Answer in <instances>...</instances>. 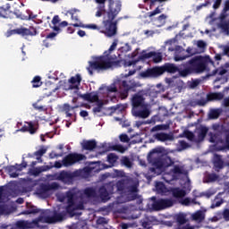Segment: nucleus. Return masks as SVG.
Returning a JSON list of instances; mask_svg holds the SVG:
<instances>
[{
	"label": "nucleus",
	"instance_id": "f257e3e1",
	"mask_svg": "<svg viewBox=\"0 0 229 229\" xmlns=\"http://www.w3.org/2000/svg\"><path fill=\"white\" fill-rule=\"evenodd\" d=\"M117 47V42L114 41L108 50H106L102 55L97 56L94 61L89 62L87 71L90 76L94 71H108L113 67H121V61L116 55H112V51Z\"/></svg>",
	"mask_w": 229,
	"mask_h": 229
},
{
	"label": "nucleus",
	"instance_id": "f03ea898",
	"mask_svg": "<svg viewBox=\"0 0 229 229\" xmlns=\"http://www.w3.org/2000/svg\"><path fill=\"white\" fill-rule=\"evenodd\" d=\"M110 196L114 194V191H116L122 196H125L129 201H135L139 199V182H135L132 179H123L118 181L116 183L109 182L102 185Z\"/></svg>",
	"mask_w": 229,
	"mask_h": 229
},
{
	"label": "nucleus",
	"instance_id": "7ed1b4c3",
	"mask_svg": "<svg viewBox=\"0 0 229 229\" xmlns=\"http://www.w3.org/2000/svg\"><path fill=\"white\" fill-rule=\"evenodd\" d=\"M183 69L180 71L181 78H187L191 74H201L208 67V59L201 55H196L182 64Z\"/></svg>",
	"mask_w": 229,
	"mask_h": 229
},
{
	"label": "nucleus",
	"instance_id": "20e7f679",
	"mask_svg": "<svg viewBox=\"0 0 229 229\" xmlns=\"http://www.w3.org/2000/svg\"><path fill=\"white\" fill-rule=\"evenodd\" d=\"M131 114L134 117L139 119H148L149 114V109H148V104H146V98L142 95V92H138L132 95L131 99Z\"/></svg>",
	"mask_w": 229,
	"mask_h": 229
},
{
	"label": "nucleus",
	"instance_id": "39448f33",
	"mask_svg": "<svg viewBox=\"0 0 229 229\" xmlns=\"http://www.w3.org/2000/svg\"><path fill=\"white\" fill-rule=\"evenodd\" d=\"M101 33L109 38L117 35V21L115 18L104 15L102 21Z\"/></svg>",
	"mask_w": 229,
	"mask_h": 229
},
{
	"label": "nucleus",
	"instance_id": "423d86ee",
	"mask_svg": "<svg viewBox=\"0 0 229 229\" xmlns=\"http://www.w3.org/2000/svg\"><path fill=\"white\" fill-rule=\"evenodd\" d=\"M119 79L116 83L119 87V92L122 99H126L130 94V90H135L137 89V82L131 79Z\"/></svg>",
	"mask_w": 229,
	"mask_h": 229
},
{
	"label": "nucleus",
	"instance_id": "0eeeda50",
	"mask_svg": "<svg viewBox=\"0 0 229 229\" xmlns=\"http://www.w3.org/2000/svg\"><path fill=\"white\" fill-rule=\"evenodd\" d=\"M148 164H151L156 169H162L164 167V161H162V148H153L147 157Z\"/></svg>",
	"mask_w": 229,
	"mask_h": 229
},
{
	"label": "nucleus",
	"instance_id": "6e6552de",
	"mask_svg": "<svg viewBox=\"0 0 229 229\" xmlns=\"http://www.w3.org/2000/svg\"><path fill=\"white\" fill-rule=\"evenodd\" d=\"M12 35H20L23 38L28 39V37H37L38 30L34 26H30L29 28L20 27L7 32V37H12Z\"/></svg>",
	"mask_w": 229,
	"mask_h": 229
},
{
	"label": "nucleus",
	"instance_id": "1a4fd4ad",
	"mask_svg": "<svg viewBox=\"0 0 229 229\" xmlns=\"http://www.w3.org/2000/svg\"><path fill=\"white\" fill-rule=\"evenodd\" d=\"M223 12L224 13H221L219 15L217 27L222 30L225 35H229V19H226V17H228L226 12H229V0L225 2Z\"/></svg>",
	"mask_w": 229,
	"mask_h": 229
},
{
	"label": "nucleus",
	"instance_id": "9d476101",
	"mask_svg": "<svg viewBox=\"0 0 229 229\" xmlns=\"http://www.w3.org/2000/svg\"><path fill=\"white\" fill-rule=\"evenodd\" d=\"M82 160H87L86 155L73 152L65 156L62 160V164L64 167H71V165H74L78 162H82Z\"/></svg>",
	"mask_w": 229,
	"mask_h": 229
},
{
	"label": "nucleus",
	"instance_id": "9b49d317",
	"mask_svg": "<svg viewBox=\"0 0 229 229\" xmlns=\"http://www.w3.org/2000/svg\"><path fill=\"white\" fill-rule=\"evenodd\" d=\"M108 9L107 12L104 15L107 17H112V19H115L117 15H119V13L121 12L123 8V2L121 0H108Z\"/></svg>",
	"mask_w": 229,
	"mask_h": 229
},
{
	"label": "nucleus",
	"instance_id": "f8f14e48",
	"mask_svg": "<svg viewBox=\"0 0 229 229\" xmlns=\"http://www.w3.org/2000/svg\"><path fill=\"white\" fill-rule=\"evenodd\" d=\"M79 174L77 171L75 172H69L63 170L59 174H54V177L55 180H58L59 182H63L64 183H72L74 182L75 178H78Z\"/></svg>",
	"mask_w": 229,
	"mask_h": 229
},
{
	"label": "nucleus",
	"instance_id": "ddd939ff",
	"mask_svg": "<svg viewBox=\"0 0 229 229\" xmlns=\"http://www.w3.org/2000/svg\"><path fill=\"white\" fill-rule=\"evenodd\" d=\"M174 205H176V200L173 199H158L153 203L152 208L154 210H165Z\"/></svg>",
	"mask_w": 229,
	"mask_h": 229
},
{
	"label": "nucleus",
	"instance_id": "4468645a",
	"mask_svg": "<svg viewBox=\"0 0 229 229\" xmlns=\"http://www.w3.org/2000/svg\"><path fill=\"white\" fill-rule=\"evenodd\" d=\"M140 76L141 78H158V76H162V68L161 66L148 68L146 71L141 72Z\"/></svg>",
	"mask_w": 229,
	"mask_h": 229
},
{
	"label": "nucleus",
	"instance_id": "2eb2a0df",
	"mask_svg": "<svg viewBox=\"0 0 229 229\" xmlns=\"http://www.w3.org/2000/svg\"><path fill=\"white\" fill-rule=\"evenodd\" d=\"M64 217H65L64 213H58L55 211L52 216H44V223H47L48 225H54L55 223L64 221Z\"/></svg>",
	"mask_w": 229,
	"mask_h": 229
},
{
	"label": "nucleus",
	"instance_id": "dca6fc26",
	"mask_svg": "<svg viewBox=\"0 0 229 229\" xmlns=\"http://www.w3.org/2000/svg\"><path fill=\"white\" fill-rule=\"evenodd\" d=\"M161 67V73L164 74V72H168L169 74H175V72L179 73L180 76V71H183L182 68H178L174 64L165 63Z\"/></svg>",
	"mask_w": 229,
	"mask_h": 229
},
{
	"label": "nucleus",
	"instance_id": "f3484780",
	"mask_svg": "<svg viewBox=\"0 0 229 229\" xmlns=\"http://www.w3.org/2000/svg\"><path fill=\"white\" fill-rule=\"evenodd\" d=\"M213 169L216 173H219V171L225 169V161L223 160V157L219 154L214 155Z\"/></svg>",
	"mask_w": 229,
	"mask_h": 229
},
{
	"label": "nucleus",
	"instance_id": "a211bd4d",
	"mask_svg": "<svg viewBox=\"0 0 229 229\" xmlns=\"http://www.w3.org/2000/svg\"><path fill=\"white\" fill-rule=\"evenodd\" d=\"M110 198V193L106 191V189L100 186L97 192V199H100L101 203H106V201H109Z\"/></svg>",
	"mask_w": 229,
	"mask_h": 229
},
{
	"label": "nucleus",
	"instance_id": "6ab92c4d",
	"mask_svg": "<svg viewBox=\"0 0 229 229\" xmlns=\"http://www.w3.org/2000/svg\"><path fill=\"white\" fill-rule=\"evenodd\" d=\"M154 139L158 140V142H166V140H174V136L173 134L165 133V132H157L154 134Z\"/></svg>",
	"mask_w": 229,
	"mask_h": 229
},
{
	"label": "nucleus",
	"instance_id": "aec40b11",
	"mask_svg": "<svg viewBox=\"0 0 229 229\" xmlns=\"http://www.w3.org/2000/svg\"><path fill=\"white\" fill-rule=\"evenodd\" d=\"M81 148L85 151H94L98 148V142L95 140H83Z\"/></svg>",
	"mask_w": 229,
	"mask_h": 229
},
{
	"label": "nucleus",
	"instance_id": "412c9836",
	"mask_svg": "<svg viewBox=\"0 0 229 229\" xmlns=\"http://www.w3.org/2000/svg\"><path fill=\"white\" fill-rule=\"evenodd\" d=\"M26 210H23L21 215V216H30L31 214H38L40 213V209L38 208L36 206L32 205L30 202L26 203Z\"/></svg>",
	"mask_w": 229,
	"mask_h": 229
},
{
	"label": "nucleus",
	"instance_id": "4be33fe9",
	"mask_svg": "<svg viewBox=\"0 0 229 229\" xmlns=\"http://www.w3.org/2000/svg\"><path fill=\"white\" fill-rule=\"evenodd\" d=\"M76 108H80L79 105H75V106H71L69 104H64L63 105V112H64L66 117H72V115L74 114V112H76Z\"/></svg>",
	"mask_w": 229,
	"mask_h": 229
},
{
	"label": "nucleus",
	"instance_id": "5701e85b",
	"mask_svg": "<svg viewBox=\"0 0 229 229\" xmlns=\"http://www.w3.org/2000/svg\"><path fill=\"white\" fill-rule=\"evenodd\" d=\"M68 82L72 84L70 85L71 90H74V89H79L80 83H81V75L77 73L75 76L71 77Z\"/></svg>",
	"mask_w": 229,
	"mask_h": 229
},
{
	"label": "nucleus",
	"instance_id": "b1692460",
	"mask_svg": "<svg viewBox=\"0 0 229 229\" xmlns=\"http://www.w3.org/2000/svg\"><path fill=\"white\" fill-rule=\"evenodd\" d=\"M81 98L89 103H97V101H99V95L94 92L85 93L81 95Z\"/></svg>",
	"mask_w": 229,
	"mask_h": 229
},
{
	"label": "nucleus",
	"instance_id": "393cba45",
	"mask_svg": "<svg viewBox=\"0 0 229 229\" xmlns=\"http://www.w3.org/2000/svg\"><path fill=\"white\" fill-rule=\"evenodd\" d=\"M170 192L172 193V196L175 198V199H179V200L185 198V196H187V191L180 188H172L170 190Z\"/></svg>",
	"mask_w": 229,
	"mask_h": 229
},
{
	"label": "nucleus",
	"instance_id": "a878e982",
	"mask_svg": "<svg viewBox=\"0 0 229 229\" xmlns=\"http://www.w3.org/2000/svg\"><path fill=\"white\" fill-rule=\"evenodd\" d=\"M153 55H155V52H148L146 54H142L139 56L137 60H132L127 62L128 67H131V65H136L138 62H140V60H148V58H153Z\"/></svg>",
	"mask_w": 229,
	"mask_h": 229
},
{
	"label": "nucleus",
	"instance_id": "bb28decb",
	"mask_svg": "<svg viewBox=\"0 0 229 229\" xmlns=\"http://www.w3.org/2000/svg\"><path fill=\"white\" fill-rule=\"evenodd\" d=\"M208 96V101H222V99H225V93L223 92H209L207 94Z\"/></svg>",
	"mask_w": 229,
	"mask_h": 229
},
{
	"label": "nucleus",
	"instance_id": "cd10ccee",
	"mask_svg": "<svg viewBox=\"0 0 229 229\" xmlns=\"http://www.w3.org/2000/svg\"><path fill=\"white\" fill-rule=\"evenodd\" d=\"M70 26H73V28H87L88 30H97V31H99V33H101V27L96 24L85 25L81 23V21H80L79 23H71Z\"/></svg>",
	"mask_w": 229,
	"mask_h": 229
},
{
	"label": "nucleus",
	"instance_id": "c85d7f7f",
	"mask_svg": "<svg viewBox=\"0 0 229 229\" xmlns=\"http://www.w3.org/2000/svg\"><path fill=\"white\" fill-rule=\"evenodd\" d=\"M186 53H188L187 55H176L174 56V60L175 62H182V60H186V58H190V56H194V54L196 53V51H194V49H192V47H189L186 49Z\"/></svg>",
	"mask_w": 229,
	"mask_h": 229
},
{
	"label": "nucleus",
	"instance_id": "c756f323",
	"mask_svg": "<svg viewBox=\"0 0 229 229\" xmlns=\"http://www.w3.org/2000/svg\"><path fill=\"white\" fill-rule=\"evenodd\" d=\"M209 141L212 142L213 144H223V138L221 137V133L216 132H209Z\"/></svg>",
	"mask_w": 229,
	"mask_h": 229
},
{
	"label": "nucleus",
	"instance_id": "7c9ffc66",
	"mask_svg": "<svg viewBox=\"0 0 229 229\" xmlns=\"http://www.w3.org/2000/svg\"><path fill=\"white\" fill-rule=\"evenodd\" d=\"M207 133H208V128H207L206 126L200 127L198 131V140L199 142H201V140H205Z\"/></svg>",
	"mask_w": 229,
	"mask_h": 229
},
{
	"label": "nucleus",
	"instance_id": "2f4dec72",
	"mask_svg": "<svg viewBox=\"0 0 229 229\" xmlns=\"http://www.w3.org/2000/svg\"><path fill=\"white\" fill-rule=\"evenodd\" d=\"M84 195L86 198H98V191L92 187H88L84 190Z\"/></svg>",
	"mask_w": 229,
	"mask_h": 229
},
{
	"label": "nucleus",
	"instance_id": "473e14b6",
	"mask_svg": "<svg viewBox=\"0 0 229 229\" xmlns=\"http://www.w3.org/2000/svg\"><path fill=\"white\" fill-rule=\"evenodd\" d=\"M167 20V15L165 14H161L159 15L156 20V26H157V28H162V26H164L165 24V21Z\"/></svg>",
	"mask_w": 229,
	"mask_h": 229
},
{
	"label": "nucleus",
	"instance_id": "72a5a7b5",
	"mask_svg": "<svg viewBox=\"0 0 229 229\" xmlns=\"http://www.w3.org/2000/svg\"><path fill=\"white\" fill-rule=\"evenodd\" d=\"M46 153H47V148L42 146L40 149L34 152V157H37V160H40V162H42V157H44Z\"/></svg>",
	"mask_w": 229,
	"mask_h": 229
},
{
	"label": "nucleus",
	"instance_id": "f704fd0d",
	"mask_svg": "<svg viewBox=\"0 0 229 229\" xmlns=\"http://www.w3.org/2000/svg\"><path fill=\"white\" fill-rule=\"evenodd\" d=\"M193 221H198L199 223H201L202 221H205V214H203V211L199 210L197 211L192 215Z\"/></svg>",
	"mask_w": 229,
	"mask_h": 229
},
{
	"label": "nucleus",
	"instance_id": "c9c22d12",
	"mask_svg": "<svg viewBox=\"0 0 229 229\" xmlns=\"http://www.w3.org/2000/svg\"><path fill=\"white\" fill-rule=\"evenodd\" d=\"M217 180H219V175L215 173L208 174L206 175L207 183H212L214 182H217Z\"/></svg>",
	"mask_w": 229,
	"mask_h": 229
},
{
	"label": "nucleus",
	"instance_id": "e433bc0d",
	"mask_svg": "<svg viewBox=\"0 0 229 229\" xmlns=\"http://www.w3.org/2000/svg\"><path fill=\"white\" fill-rule=\"evenodd\" d=\"M50 189H49V185L48 184H41L39 186V189L38 190V194L39 196H46V194H47V192H49Z\"/></svg>",
	"mask_w": 229,
	"mask_h": 229
},
{
	"label": "nucleus",
	"instance_id": "4c0bfd02",
	"mask_svg": "<svg viewBox=\"0 0 229 229\" xmlns=\"http://www.w3.org/2000/svg\"><path fill=\"white\" fill-rule=\"evenodd\" d=\"M160 13H162V9L160 7H157L154 11L147 13L145 14V18L148 17V19H151V21H153V17Z\"/></svg>",
	"mask_w": 229,
	"mask_h": 229
},
{
	"label": "nucleus",
	"instance_id": "58836bf2",
	"mask_svg": "<svg viewBox=\"0 0 229 229\" xmlns=\"http://www.w3.org/2000/svg\"><path fill=\"white\" fill-rule=\"evenodd\" d=\"M0 17H3V19H9V17H10V5H7L6 8L0 7Z\"/></svg>",
	"mask_w": 229,
	"mask_h": 229
},
{
	"label": "nucleus",
	"instance_id": "ea45409f",
	"mask_svg": "<svg viewBox=\"0 0 229 229\" xmlns=\"http://www.w3.org/2000/svg\"><path fill=\"white\" fill-rule=\"evenodd\" d=\"M6 169H7V173L11 178H17V176H19V174H17V170H16L15 166L10 165V166H7Z\"/></svg>",
	"mask_w": 229,
	"mask_h": 229
},
{
	"label": "nucleus",
	"instance_id": "a19ab883",
	"mask_svg": "<svg viewBox=\"0 0 229 229\" xmlns=\"http://www.w3.org/2000/svg\"><path fill=\"white\" fill-rule=\"evenodd\" d=\"M16 227L19 229H29L31 228V225H30L29 222H26L24 220H19L16 222Z\"/></svg>",
	"mask_w": 229,
	"mask_h": 229
},
{
	"label": "nucleus",
	"instance_id": "79ce46f5",
	"mask_svg": "<svg viewBox=\"0 0 229 229\" xmlns=\"http://www.w3.org/2000/svg\"><path fill=\"white\" fill-rule=\"evenodd\" d=\"M67 203L68 206L66 207V212H68V214H72V207H74V197H72L70 199H67Z\"/></svg>",
	"mask_w": 229,
	"mask_h": 229
},
{
	"label": "nucleus",
	"instance_id": "37998d69",
	"mask_svg": "<svg viewBox=\"0 0 229 229\" xmlns=\"http://www.w3.org/2000/svg\"><path fill=\"white\" fill-rule=\"evenodd\" d=\"M42 78L40 76H35L31 81L33 89H38V87H41L42 82H41Z\"/></svg>",
	"mask_w": 229,
	"mask_h": 229
},
{
	"label": "nucleus",
	"instance_id": "c03bdc74",
	"mask_svg": "<svg viewBox=\"0 0 229 229\" xmlns=\"http://www.w3.org/2000/svg\"><path fill=\"white\" fill-rule=\"evenodd\" d=\"M219 115H221V110L213 109L209 113V119H219Z\"/></svg>",
	"mask_w": 229,
	"mask_h": 229
},
{
	"label": "nucleus",
	"instance_id": "a18cd8bd",
	"mask_svg": "<svg viewBox=\"0 0 229 229\" xmlns=\"http://www.w3.org/2000/svg\"><path fill=\"white\" fill-rule=\"evenodd\" d=\"M40 221H44V216H40L38 218L29 222V225L31 226V228L38 227V223H40Z\"/></svg>",
	"mask_w": 229,
	"mask_h": 229
},
{
	"label": "nucleus",
	"instance_id": "49530a36",
	"mask_svg": "<svg viewBox=\"0 0 229 229\" xmlns=\"http://www.w3.org/2000/svg\"><path fill=\"white\" fill-rule=\"evenodd\" d=\"M162 130H169V125L168 124H158L155 125L152 129L151 131H160Z\"/></svg>",
	"mask_w": 229,
	"mask_h": 229
},
{
	"label": "nucleus",
	"instance_id": "de8ad7c7",
	"mask_svg": "<svg viewBox=\"0 0 229 229\" xmlns=\"http://www.w3.org/2000/svg\"><path fill=\"white\" fill-rule=\"evenodd\" d=\"M76 12H77L76 9H72V10L68 11L67 13H69V15H71L72 21H75V22H80V18H79L78 14L75 15Z\"/></svg>",
	"mask_w": 229,
	"mask_h": 229
},
{
	"label": "nucleus",
	"instance_id": "09e8293b",
	"mask_svg": "<svg viewBox=\"0 0 229 229\" xmlns=\"http://www.w3.org/2000/svg\"><path fill=\"white\" fill-rule=\"evenodd\" d=\"M6 201H8V192L0 190V203H6Z\"/></svg>",
	"mask_w": 229,
	"mask_h": 229
},
{
	"label": "nucleus",
	"instance_id": "8fccbe9b",
	"mask_svg": "<svg viewBox=\"0 0 229 229\" xmlns=\"http://www.w3.org/2000/svg\"><path fill=\"white\" fill-rule=\"evenodd\" d=\"M67 26H69V22L64 21L59 23V26H54L53 30H54V31L60 32V31H62V29H60V28H67Z\"/></svg>",
	"mask_w": 229,
	"mask_h": 229
},
{
	"label": "nucleus",
	"instance_id": "3c124183",
	"mask_svg": "<svg viewBox=\"0 0 229 229\" xmlns=\"http://www.w3.org/2000/svg\"><path fill=\"white\" fill-rule=\"evenodd\" d=\"M226 72H228V70L224 67H220L213 71V74H218V76H224Z\"/></svg>",
	"mask_w": 229,
	"mask_h": 229
},
{
	"label": "nucleus",
	"instance_id": "603ef678",
	"mask_svg": "<svg viewBox=\"0 0 229 229\" xmlns=\"http://www.w3.org/2000/svg\"><path fill=\"white\" fill-rule=\"evenodd\" d=\"M26 124L29 126V133L30 135H34V133H37V128H35V124L32 123V122H27Z\"/></svg>",
	"mask_w": 229,
	"mask_h": 229
},
{
	"label": "nucleus",
	"instance_id": "864d4df0",
	"mask_svg": "<svg viewBox=\"0 0 229 229\" xmlns=\"http://www.w3.org/2000/svg\"><path fill=\"white\" fill-rule=\"evenodd\" d=\"M118 158L119 157L115 154L111 153L107 156V162H109V164H115Z\"/></svg>",
	"mask_w": 229,
	"mask_h": 229
},
{
	"label": "nucleus",
	"instance_id": "5fc2aeb1",
	"mask_svg": "<svg viewBox=\"0 0 229 229\" xmlns=\"http://www.w3.org/2000/svg\"><path fill=\"white\" fill-rule=\"evenodd\" d=\"M111 149H113V151H119L120 153H124V151H126V148H124L123 145H114L111 147Z\"/></svg>",
	"mask_w": 229,
	"mask_h": 229
},
{
	"label": "nucleus",
	"instance_id": "6e6d98bb",
	"mask_svg": "<svg viewBox=\"0 0 229 229\" xmlns=\"http://www.w3.org/2000/svg\"><path fill=\"white\" fill-rule=\"evenodd\" d=\"M122 164L123 165H125V167H131V161L130 160V157H123L122 158Z\"/></svg>",
	"mask_w": 229,
	"mask_h": 229
},
{
	"label": "nucleus",
	"instance_id": "4d7b16f0",
	"mask_svg": "<svg viewBox=\"0 0 229 229\" xmlns=\"http://www.w3.org/2000/svg\"><path fill=\"white\" fill-rule=\"evenodd\" d=\"M97 225L105 226V225H108V220L106 217L100 216L97 219Z\"/></svg>",
	"mask_w": 229,
	"mask_h": 229
},
{
	"label": "nucleus",
	"instance_id": "13d9d810",
	"mask_svg": "<svg viewBox=\"0 0 229 229\" xmlns=\"http://www.w3.org/2000/svg\"><path fill=\"white\" fill-rule=\"evenodd\" d=\"M225 203V200L223 199H220L219 200H216L211 204L210 208H217V207L221 206Z\"/></svg>",
	"mask_w": 229,
	"mask_h": 229
},
{
	"label": "nucleus",
	"instance_id": "bf43d9fd",
	"mask_svg": "<svg viewBox=\"0 0 229 229\" xmlns=\"http://www.w3.org/2000/svg\"><path fill=\"white\" fill-rule=\"evenodd\" d=\"M4 214H8V205L0 204V216H4Z\"/></svg>",
	"mask_w": 229,
	"mask_h": 229
},
{
	"label": "nucleus",
	"instance_id": "052dcab7",
	"mask_svg": "<svg viewBox=\"0 0 229 229\" xmlns=\"http://www.w3.org/2000/svg\"><path fill=\"white\" fill-rule=\"evenodd\" d=\"M33 108L38 110V112H47V107L46 106H38L37 103L33 104Z\"/></svg>",
	"mask_w": 229,
	"mask_h": 229
},
{
	"label": "nucleus",
	"instance_id": "680f3d73",
	"mask_svg": "<svg viewBox=\"0 0 229 229\" xmlns=\"http://www.w3.org/2000/svg\"><path fill=\"white\" fill-rule=\"evenodd\" d=\"M106 6H98L97 7V13H96V17H102L103 13L106 12Z\"/></svg>",
	"mask_w": 229,
	"mask_h": 229
},
{
	"label": "nucleus",
	"instance_id": "e2e57ef3",
	"mask_svg": "<svg viewBox=\"0 0 229 229\" xmlns=\"http://www.w3.org/2000/svg\"><path fill=\"white\" fill-rule=\"evenodd\" d=\"M156 188L157 192H165V184H164V182H158Z\"/></svg>",
	"mask_w": 229,
	"mask_h": 229
},
{
	"label": "nucleus",
	"instance_id": "0e129e2a",
	"mask_svg": "<svg viewBox=\"0 0 229 229\" xmlns=\"http://www.w3.org/2000/svg\"><path fill=\"white\" fill-rule=\"evenodd\" d=\"M179 203L181 205H184L185 207H189L191 205V198L187 197L185 199H179Z\"/></svg>",
	"mask_w": 229,
	"mask_h": 229
},
{
	"label": "nucleus",
	"instance_id": "69168bd1",
	"mask_svg": "<svg viewBox=\"0 0 229 229\" xmlns=\"http://www.w3.org/2000/svg\"><path fill=\"white\" fill-rule=\"evenodd\" d=\"M176 221L179 223V225H185L187 223V219L183 215H179L176 218Z\"/></svg>",
	"mask_w": 229,
	"mask_h": 229
},
{
	"label": "nucleus",
	"instance_id": "338daca9",
	"mask_svg": "<svg viewBox=\"0 0 229 229\" xmlns=\"http://www.w3.org/2000/svg\"><path fill=\"white\" fill-rule=\"evenodd\" d=\"M184 135L186 137V139H188V140H194V132L191 131H186L184 132Z\"/></svg>",
	"mask_w": 229,
	"mask_h": 229
},
{
	"label": "nucleus",
	"instance_id": "774afa93",
	"mask_svg": "<svg viewBox=\"0 0 229 229\" xmlns=\"http://www.w3.org/2000/svg\"><path fill=\"white\" fill-rule=\"evenodd\" d=\"M222 216L225 221H229V209L228 208L225 209L222 213Z\"/></svg>",
	"mask_w": 229,
	"mask_h": 229
}]
</instances>
